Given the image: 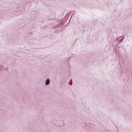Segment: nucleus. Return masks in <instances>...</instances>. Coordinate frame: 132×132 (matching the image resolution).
I'll return each instance as SVG.
<instances>
[{"label":"nucleus","instance_id":"obj_2","mask_svg":"<svg viewBox=\"0 0 132 132\" xmlns=\"http://www.w3.org/2000/svg\"><path fill=\"white\" fill-rule=\"evenodd\" d=\"M70 85H71L72 84V83L71 82V83H69Z\"/></svg>","mask_w":132,"mask_h":132},{"label":"nucleus","instance_id":"obj_1","mask_svg":"<svg viewBox=\"0 0 132 132\" xmlns=\"http://www.w3.org/2000/svg\"><path fill=\"white\" fill-rule=\"evenodd\" d=\"M49 82H50V80H49V79H47L46 82V85H48L49 83Z\"/></svg>","mask_w":132,"mask_h":132}]
</instances>
